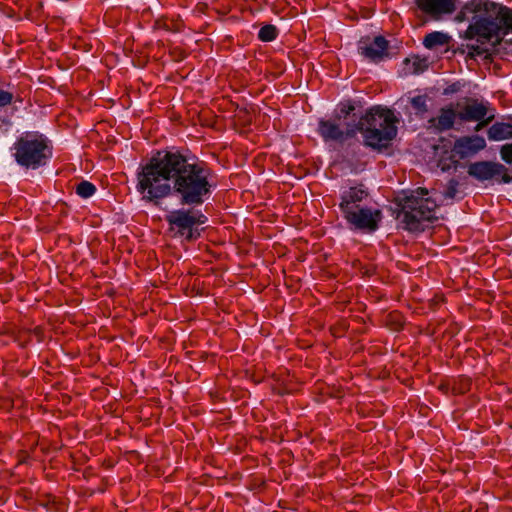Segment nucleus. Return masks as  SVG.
<instances>
[{
	"label": "nucleus",
	"instance_id": "26",
	"mask_svg": "<svg viewBox=\"0 0 512 512\" xmlns=\"http://www.w3.org/2000/svg\"><path fill=\"white\" fill-rule=\"evenodd\" d=\"M490 120V118L488 120H481V121H478L479 123L476 125L475 127V131H480L484 126L487 125L488 121Z\"/></svg>",
	"mask_w": 512,
	"mask_h": 512
},
{
	"label": "nucleus",
	"instance_id": "5",
	"mask_svg": "<svg viewBox=\"0 0 512 512\" xmlns=\"http://www.w3.org/2000/svg\"><path fill=\"white\" fill-rule=\"evenodd\" d=\"M403 212V223L409 231L422 230V223L436 219V208L438 207L435 198L429 195L425 188H418L411 191L401 200Z\"/></svg>",
	"mask_w": 512,
	"mask_h": 512
},
{
	"label": "nucleus",
	"instance_id": "27",
	"mask_svg": "<svg viewBox=\"0 0 512 512\" xmlns=\"http://www.w3.org/2000/svg\"><path fill=\"white\" fill-rule=\"evenodd\" d=\"M440 165H441V169L442 170H448L450 168V165H445V164H442V161H440Z\"/></svg>",
	"mask_w": 512,
	"mask_h": 512
},
{
	"label": "nucleus",
	"instance_id": "2",
	"mask_svg": "<svg viewBox=\"0 0 512 512\" xmlns=\"http://www.w3.org/2000/svg\"><path fill=\"white\" fill-rule=\"evenodd\" d=\"M456 20L470 21L465 31L467 39L500 41L507 37L512 43V9L490 0H469L456 16Z\"/></svg>",
	"mask_w": 512,
	"mask_h": 512
},
{
	"label": "nucleus",
	"instance_id": "24",
	"mask_svg": "<svg viewBox=\"0 0 512 512\" xmlns=\"http://www.w3.org/2000/svg\"><path fill=\"white\" fill-rule=\"evenodd\" d=\"M13 99L14 95L11 92L0 89V108L10 105Z\"/></svg>",
	"mask_w": 512,
	"mask_h": 512
},
{
	"label": "nucleus",
	"instance_id": "3",
	"mask_svg": "<svg viewBox=\"0 0 512 512\" xmlns=\"http://www.w3.org/2000/svg\"><path fill=\"white\" fill-rule=\"evenodd\" d=\"M10 153L20 168L26 171L38 170L52 159L53 144L39 131H25L16 138L10 147Z\"/></svg>",
	"mask_w": 512,
	"mask_h": 512
},
{
	"label": "nucleus",
	"instance_id": "19",
	"mask_svg": "<svg viewBox=\"0 0 512 512\" xmlns=\"http://www.w3.org/2000/svg\"><path fill=\"white\" fill-rule=\"evenodd\" d=\"M96 190V186L93 183L86 180H83L79 184H77L75 189L77 195L84 199L92 197L95 194Z\"/></svg>",
	"mask_w": 512,
	"mask_h": 512
},
{
	"label": "nucleus",
	"instance_id": "21",
	"mask_svg": "<svg viewBox=\"0 0 512 512\" xmlns=\"http://www.w3.org/2000/svg\"><path fill=\"white\" fill-rule=\"evenodd\" d=\"M355 110V106L350 101L340 103L333 117H339L340 121H348V116Z\"/></svg>",
	"mask_w": 512,
	"mask_h": 512
},
{
	"label": "nucleus",
	"instance_id": "20",
	"mask_svg": "<svg viewBox=\"0 0 512 512\" xmlns=\"http://www.w3.org/2000/svg\"><path fill=\"white\" fill-rule=\"evenodd\" d=\"M278 31L274 25H264L258 32V38L263 42H270L277 38Z\"/></svg>",
	"mask_w": 512,
	"mask_h": 512
},
{
	"label": "nucleus",
	"instance_id": "10",
	"mask_svg": "<svg viewBox=\"0 0 512 512\" xmlns=\"http://www.w3.org/2000/svg\"><path fill=\"white\" fill-rule=\"evenodd\" d=\"M486 147V141L482 136L472 135L458 138L453 146V152L464 159L477 154Z\"/></svg>",
	"mask_w": 512,
	"mask_h": 512
},
{
	"label": "nucleus",
	"instance_id": "6",
	"mask_svg": "<svg viewBox=\"0 0 512 512\" xmlns=\"http://www.w3.org/2000/svg\"><path fill=\"white\" fill-rule=\"evenodd\" d=\"M316 131L323 142L337 144H344L358 133L356 120L340 121L339 117L319 119Z\"/></svg>",
	"mask_w": 512,
	"mask_h": 512
},
{
	"label": "nucleus",
	"instance_id": "16",
	"mask_svg": "<svg viewBox=\"0 0 512 512\" xmlns=\"http://www.w3.org/2000/svg\"><path fill=\"white\" fill-rule=\"evenodd\" d=\"M488 138L492 141H501L512 138V124L496 122L488 129Z\"/></svg>",
	"mask_w": 512,
	"mask_h": 512
},
{
	"label": "nucleus",
	"instance_id": "15",
	"mask_svg": "<svg viewBox=\"0 0 512 512\" xmlns=\"http://www.w3.org/2000/svg\"><path fill=\"white\" fill-rule=\"evenodd\" d=\"M457 115L464 122L481 121L487 115V107L482 102L472 99L457 112Z\"/></svg>",
	"mask_w": 512,
	"mask_h": 512
},
{
	"label": "nucleus",
	"instance_id": "13",
	"mask_svg": "<svg viewBox=\"0 0 512 512\" xmlns=\"http://www.w3.org/2000/svg\"><path fill=\"white\" fill-rule=\"evenodd\" d=\"M388 41L383 36H377L370 42H361L359 51L362 56L372 62H378L387 55Z\"/></svg>",
	"mask_w": 512,
	"mask_h": 512
},
{
	"label": "nucleus",
	"instance_id": "17",
	"mask_svg": "<svg viewBox=\"0 0 512 512\" xmlns=\"http://www.w3.org/2000/svg\"><path fill=\"white\" fill-rule=\"evenodd\" d=\"M449 36L443 32L434 31L424 37L423 45L427 49H434L448 43Z\"/></svg>",
	"mask_w": 512,
	"mask_h": 512
},
{
	"label": "nucleus",
	"instance_id": "14",
	"mask_svg": "<svg viewBox=\"0 0 512 512\" xmlns=\"http://www.w3.org/2000/svg\"><path fill=\"white\" fill-rule=\"evenodd\" d=\"M457 112L452 104L442 107L437 116L428 120V128L434 132H444L453 128Z\"/></svg>",
	"mask_w": 512,
	"mask_h": 512
},
{
	"label": "nucleus",
	"instance_id": "18",
	"mask_svg": "<svg viewBox=\"0 0 512 512\" xmlns=\"http://www.w3.org/2000/svg\"><path fill=\"white\" fill-rule=\"evenodd\" d=\"M428 100L426 94L409 97V103L418 116H423L428 112Z\"/></svg>",
	"mask_w": 512,
	"mask_h": 512
},
{
	"label": "nucleus",
	"instance_id": "1",
	"mask_svg": "<svg viewBox=\"0 0 512 512\" xmlns=\"http://www.w3.org/2000/svg\"><path fill=\"white\" fill-rule=\"evenodd\" d=\"M136 190L145 202L159 205L175 195L182 205L197 207L212 195L213 172L203 161L178 151H157L136 174Z\"/></svg>",
	"mask_w": 512,
	"mask_h": 512
},
{
	"label": "nucleus",
	"instance_id": "7",
	"mask_svg": "<svg viewBox=\"0 0 512 512\" xmlns=\"http://www.w3.org/2000/svg\"><path fill=\"white\" fill-rule=\"evenodd\" d=\"M166 221L172 231H176L180 236L191 240L195 237L194 227L205 224L207 217L199 210L180 208L167 214Z\"/></svg>",
	"mask_w": 512,
	"mask_h": 512
},
{
	"label": "nucleus",
	"instance_id": "9",
	"mask_svg": "<svg viewBox=\"0 0 512 512\" xmlns=\"http://www.w3.org/2000/svg\"><path fill=\"white\" fill-rule=\"evenodd\" d=\"M468 174L479 181L501 177L503 183L512 182V177L507 173V168L495 162L479 161L468 166Z\"/></svg>",
	"mask_w": 512,
	"mask_h": 512
},
{
	"label": "nucleus",
	"instance_id": "22",
	"mask_svg": "<svg viewBox=\"0 0 512 512\" xmlns=\"http://www.w3.org/2000/svg\"><path fill=\"white\" fill-rule=\"evenodd\" d=\"M501 159L512 165V143L505 144L500 149Z\"/></svg>",
	"mask_w": 512,
	"mask_h": 512
},
{
	"label": "nucleus",
	"instance_id": "4",
	"mask_svg": "<svg viewBox=\"0 0 512 512\" xmlns=\"http://www.w3.org/2000/svg\"><path fill=\"white\" fill-rule=\"evenodd\" d=\"M395 122L396 118L391 110L374 107L356 121L357 132L363 134L367 146L381 147L396 136Z\"/></svg>",
	"mask_w": 512,
	"mask_h": 512
},
{
	"label": "nucleus",
	"instance_id": "12",
	"mask_svg": "<svg viewBox=\"0 0 512 512\" xmlns=\"http://www.w3.org/2000/svg\"><path fill=\"white\" fill-rule=\"evenodd\" d=\"M418 8L427 15L439 19L454 12L455 0H417Z\"/></svg>",
	"mask_w": 512,
	"mask_h": 512
},
{
	"label": "nucleus",
	"instance_id": "23",
	"mask_svg": "<svg viewBox=\"0 0 512 512\" xmlns=\"http://www.w3.org/2000/svg\"><path fill=\"white\" fill-rule=\"evenodd\" d=\"M458 182L455 179H451L448 182L447 188L444 192V197L447 199H453L457 194Z\"/></svg>",
	"mask_w": 512,
	"mask_h": 512
},
{
	"label": "nucleus",
	"instance_id": "8",
	"mask_svg": "<svg viewBox=\"0 0 512 512\" xmlns=\"http://www.w3.org/2000/svg\"><path fill=\"white\" fill-rule=\"evenodd\" d=\"M343 218L353 230L372 233L379 228L382 212L368 206L354 208L353 211L342 213Z\"/></svg>",
	"mask_w": 512,
	"mask_h": 512
},
{
	"label": "nucleus",
	"instance_id": "11",
	"mask_svg": "<svg viewBox=\"0 0 512 512\" xmlns=\"http://www.w3.org/2000/svg\"><path fill=\"white\" fill-rule=\"evenodd\" d=\"M369 193L363 185L351 186L341 193L339 208L341 213L353 211L354 208L361 207V203L368 197Z\"/></svg>",
	"mask_w": 512,
	"mask_h": 512
},
{
	"label": "nucleus",
	"instance_id": "25",
	"mask_svg": "<svg viewBox=\"0 0 512 512\" xmlns=\"http://www.w3.org/2000/svg\"><path fill=\"white\" fill-rule=\"evenodd\" d=\"M460 90V85L457 84V83H454L452 85H450L446 90H445V94H448V93H455L457 91Z\"/></svg>",
	"mask_w": 512,
	"mask_h": 512
}]
</instances>
